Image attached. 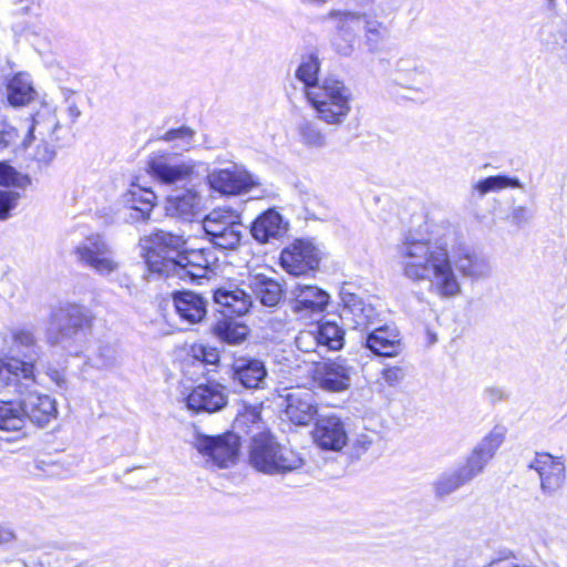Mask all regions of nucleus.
Instances as JSON below:
<instances>
[{
	"label": "nucleus",
	"mask_w": 567,
	"mask_h": 567,
	"mask_svg": "<svg viewBox=\"0 0 567 567\" xmlns=\"http://www.w3.org/2000/svg\"><path fill=\"white\" fill-rule=\"evenodd\" d=\"M189 354L200 363L215 365L219 362V352L215 347L195 343L190 347Z\"/></svg>",
	"instance_id": "49530a36"
},
{
	"label": "nucleus",
	"mask_w": 567,
	"mask_h": 567,
	"mask_svg": "<svg viewBox=\"0 0 567 567\" xmlns=\"http://www.w3.org/2000/svg\"><path fill=\"white\" fill-rule=\"evenodd\" d=\"M489 460L482 455L475 447L465 460V463L458 467L465 478L471 482L480 473L483 472Z\"/></svg>",
	"instance_id": "c03bdc74"
},
{
	"label": "nucleus",
	"mask_w": 567,
	"mask_h": 567,
	"mask_svg": "<svg viewBox=\"0 0 567 567\" xmlns=\"http://www.w3.org/2000/svg\"><path fill=\"white\" fill-rule=\"evenodd\" d=\"M320 251L309 240L297 239L280 254L281 267L292 276H307L320 264Z\"/></svg>",
	"instance_id": "ddd939ff"
},
{
	"label": "nucleus",
	"mask_w": 567,
	"mask_h": 567,
	"mask_svg": "<svg viewBox=\"0 0 567 567\" xmlns=\"http://www.w3.org/2000/svg\"><path fill=\"white\" fill-rule=\"evenodd\" d=\"M19 138V133L16 127L0 120V150L13 146Z\"/></svg>",
	"instance_id": "8fccbe9b"
},
{
	"label": "nucleus",
	"mask_w": 567,
	"mask_h": 567,
	"mask_svg": "<svg viewBox=\"0 0 567 567\" xmlns=\"http://www.w3.org/2000/svg\"><path fill=\"white\" fill-rule=\"evenodd\" d=\"M13 539V533L9 529L0 527V544L9 543Z\"/></svg>",
	"instance_id": "13d9d810"
},
{
	"label": "nucleus",
	"mask_w": 567,
	"mask_h": 567,
	"mask_svg": "<svg viewBox=\"0 0 567 567\" xmlns=\"http://www.w3.org/2000/svg\"><path fill=\"white\" fill-rule=\"evenodd\" d=\"M450 230L443 236L408 233L396 246V257L402 275L409 281L427 286L429 291L442 300L462 293L460 277L481 281L492 275L489 260L474 249L460 246L449 250Z\"/></svg>",
	"instance_id": "f257e3e1"
},
{
	"label": "nucleus",
	"mask_w": 567,
	"mask_h": 567,
	"mask_svg": "<svg viewBox=\"0 0 567 567\" xmlns=\"http://www.w3.org/2000/svg\"><path fill=\"white\" fill-rule=\"evenodd\" d=\"M312 437L320 449L333 452L341 451L348 442L344 423L334 414L320 416L317 420Z\"/></svg>",
	"instance_id": "a211bd4d"
},
{
	"label": "nucleus",
	"mask_w": 567,
	"mask_h": 567,
	"mask_svg": "<svg viewBox=\"0 0 567 567\" xmlns=\"http://www.w3.org/2000/svg\"><path fill=\"white\" fill-rule=\"evenodd\" d=\"M506 188H522V184L518 178L506 175H495L481 179L472 186L473 193H477L480 197Z\"/></svg>",
	"instance_id": "4c0bfd02"
},
{
	"label": "nucleus",
	"mask_w": 567,
	"mask_h": 567,
	"mask_svg": "<svg viewBox=\"0 0 567 567\" xmlns=\"http://www.w3.org/2000/svg\"><path fill=\"white\" fill-rule=\"evenodd\" d=\"M468 483L462 472L457 468L442 473L434 482V492L439 497H444L457 491Z\"/></svg>",
	"instance_id": "a19ab883"
},
{
	"label": "nucleus",
	"mask_w": 567,
	"mask_h": 567,
	"mask_svg": "<svg viewBox=\"0 0 567 567\" xmlns=\"http://www.w3.org/2000/svg\"><path fill=\"white\" fill-rule=\"evenodd\" d=\"M505 435L506 429L504 426L496 425L482 439L475 449L491 461L498 447L503 444Z\"/></svg>",
	"instance_id": "37998d69"
},
{
	"label": "nucleus",
	"mask_w": 567,
	"mask_h": 567,
	"mask_svg": "<svg viewBox=\"0 0 567 567\" xmlns=\"http://www.w3.org/2000/svg\"><path fill=\"white\" fill-rule=\"evenodd\" d=\"M511 218L515 225L522 226L529 221L532 215L526 207L518 206L513 209Z\"/></svg>",
	"instance_id": "5fc2aeb1"
},
{
	"label": "nucleus",
	"mask_w": 567,
	"mask_h": 567,
	"mask_svg": "<svg viewBox=\"0 0 567 567\" xmlns=\"http://www.w3.org/2000/svg\"><path fill=\"white\" fill-rule=\"evenodd\" d=\"M528 468L538 474L539 487L543 494L554 495L565 484L566 460L548 452H536L528 464Z\"/></svg>",
	"instance_id": "9b49d317"
},
{
	"label": "nucleus",
	"mask_w": 567,
	"mask_h": 567,
	"mask_svg": "<svg viewBox=\"0 0 567 567\" xmlns=\"http://www.w3.org/2000/svg\"><path fill=\"white\" fill-rule=\"evenodd\" d=\"M146 172L163 185L188 184L196 178V163L178 159L166 151H157L148 155Z\"/></svg>",
	"instance_id": "0eeeda50"
},
{
	"label": "nucleus",
	"mask_w": 567,
	"mask_h": 567,
	"mask_svg": "<svg viewBox=\"0 0 567 567\" xmlns=\"http://www.w3.org/2000/svg\"><path fill=\"white\" fill-rule=\"evenodd\" d=\"M555 0H547L548 4L551 6Z\"/></svg>",
	"instance_id": "052dcab7"
},
{
	"label": "nucleus",
	"mask_w": 567,
	"mask_h": 567,
	"mask_svg": "<svg viewBox=\"0 0 567 567\" xmlns=\"http://www.w3.org/2000/svg\"><path fill=\"white\" fill-rule=\"evenodd\" d=\"M297 132L300 143L307 148L319 150L327 144L324 133L313 121L302 120L297 126Z\"/></svg>",
	"instance_id": "ea45409f"
},
{
	"label": "nucleus",
	"mask_w": 567,
	"mask_h": 567,
	"mask_svg": "<svg viewBox=\"0 0 567 567\" xmlns=\"http://www.w3.org/2000/svg\"><path fill=\"white\" fill-rule=\"evenodd\" d=\"M342 301L341 319L352 329L367 330L374 323L378 313L374 307L365 303L358 295L350 291L348 286L340 289Z\"/></svg>",
	"instance_id": "4468645a"
},
{
	"label": "nucleus",
	"mask_w": 567,
	"mask_h": 567,
	"mask_svg": "<svg viewBox=\"0 0 567 567\" xmlns=\"http://www.w3.org/2000/svg\"><path fill=\"white\" fill-rule=\"evenodd\" d=\"M93 320L86 307L73 302L60 303L49 315L47 343L70 355H80L87 347Z\"/></svg>",
	"instance_id": "7ed1b4c3"
},
{
	"label": "nucleus",
	"mask_w": 567,
	"mask_h": 567,
	"mask_svg": "<svg viewBox=\"0 0 567 567\" xmlns=\"http://www.w3.org/2000/svg\"><path fill=\"white\" fill-rule=\"evenodd\" d=\"M199 196L193 188L167 197L165 212L171 217L190 220L197 213Z\"/></svg>",
	"instance_id": "c756f323"
},
{
	"label": "nucleus",
	"mask_w": 567,
	"mask_h": 567,
	"mask_svg": "<svg viewBox=\"0 0 567 567\" xmlns=\"http://www.w3.org/2000/svg\"><path fill=\"white\" fill-rule=\"evenodd\" d=\"M31 386L22 388V392L18 391L23 395L21 402L25 421L43 427L56 416L55 401L47 394L29 391Z\"/></svg>",
	"instance_id": "aec40b11"
},
{
	"label": "nucleus",
	"mask_w": 567,
	"mask_h": 567,
	"mask_svg": "<svg viewBox=\"0 0 567 567\" xmlns=\"http://www.w3.org/2000/svg\"><path fill=\"white\" fill-rule=\"evenodd\" d=\"M344 343L343 329L333 321H323L299 331L295 339L297 349L303 353L323 357L340 350Z\"/></svg>",
	"instance_id": "6e6552de"
},
{
	"label": "nucleus",
	"mask_w": 567,
	"mask_h": 567,
	"mask_svg": "<svg viewBox=\"0 0 567 567\" xmlns=\"http://www.w3.org/2000/svg\"><path fill=\"white\" fill-rule=\"evenodd\" d=\"M328 19L333 23L334 30L353 34L358 39V32L364 21V13L333 10L329 12Z\"/></svg>",
	"instance_id": "e433bc0d"
},
{
	"label": "nucleus",
	"mask_w": 567,
	"mask_h": 567,
	"mask_svg": "<svg viewBox=\"0 0 567 567\" xmlns=\"http://www.w3.org/2000/svg\"><path fill=\"white\" fill-rule=\"evenodd\" d=\"M287 417L297 425L308 424L317 413L313 394L297 385V389L287 392L285 395Z\"/></svg>",
	"instance_id": "4be33fe9"
},
{
	"label": "nucleus",
	"mask_w": 567,
	"mask_h": 567,
	"mask_svg": "<svg viewBox=\"0 0 567 567\" xmlns=\"http://www.w3.org/2000/svg\"><path fill=\"white\" fill-rule=\"evenodd\" d=\"M374 439L373 433H360L352 442V450L357 456L365 453L372 445Z\"/></svg>",
	"instance_id": "864d4df0"
},
{
	"label": "nucleus",
	"mask_w": 567,
	"mask_h": 567,
	"mask_svg": "<svg viewBox=\"0 0 567 567\" xmlns=\"http://www.w3.org/2000/svg\"><path fill=\"white\" fill-rule=\"evenodd\" d=\"M53 141L40 140L34 151V159L39 163L49 164L55 157Z\"/></svg>",
	"instance_id": "3c124183"
},
{
	"label": "nucleus",
	"mask_w": 567,
	"mask_h": 567,
	"mask_svg": "<svg viewBox=\"0 0 567 567\" xmlns=\"http://www.w3.org/2000/svg\"><path fill=\"white\" fill-rule=\"evenodd\" d=\"M47 374L59 388H62L65 384V378L62 371L49 369Z\"/></svg>",
	"instance_id": "6e6d98bb"
},
{
	"label": "nucleus",
	"mask_w": 567,
	"mask_h": 567,
	"mask_svg": "<svg viewBox=\"0 0 567 567\" xmlns=\"http://www.w3.org/2000/svg\"><path fill=\"white\" fill-rule=\"evenodd\" d=\"M306 95L318 117L327 124L343 123L351 111V92L339 80L324 79L320 85L306 91Z\"/></svg>",
	"instance_id": "39448f33"
},
{
	"label": "nucleus",
	"mask_w": 567,
	"mask_h": 567,
	"mask_svg": "<svg viewBox=\"0 0 567 567\" xmlns=\"http://www.w3.org/2000/svg\"><path fill=\"white\" fill-rule=\"evenodd\" d=\"M365 344L374 354L381 357H396L402 351L398 330L389 326L373 329L368 334Z\"/></svg>",
	"instance_id": "cd10ccee"
},
{
	"label": "nucleus",
	"mask_w": 567,
	"mask_h": 567,
	"mask_svg": "<svg viewBox=\"0 0 567 567\" xmlns=\"http://www.w3.org/2000/svg\"><path fill=\"white\" fill-rule=\"evenodd\" d=\"M320 70V63L318 56L309 54L305 56L296 71V78L301 81L306 91L312 89L318 84V74Z\"/></svg>",
	"instance_id": "79ce46f5"
},
{
	"label": "nucleus",
	"mask_w": 567,
	"mask_h": 567,
	"mask_svg": "<svg viewBox=\"0 0 567 567\" xmlns=\"http://www.w3.org/2000/svg\"><path fill=\"white\" fill-rule=\"evenodd\" d=\"M248 331L246 324L230 319L219 320L214 327L215 334L229 344L241 343L246 339Z\"/></svg>",
	"instance_id": "58836bf2"
},
{
	"label": "nucleus",
	"mask_w": 567,
	"mask_h": 567,
	"mask_svg": "<svg viewBox=\"0 0 567 567\" xmlns=\"http://www.w3.org/2000/svg\"><path fill=\"white\" fill-rule=\"evenodd\" d=\"M228 396L226 388L217 382L198 384L186 396L188 410L199 413H215L224 409Z\"/></svg>",
	"instance_id": "dca6fc26"
},
{
	"label": "nucleus",
	"mask_w": 567,
	"mask_h": 567,
	"mask_svg": "<svg viewBox=\"0 0 567 567\" xmlns=\"http://www.w3.org/2000/svg\"><path fill=\"white\" fill-rule=\"evenodd\" d=\"M202 225L216 247L234 250L240 245L245 227L235 212L215 209L203 219Z\"/></svg>",
	"instance_id": "1a4fd4ad"
},
{
	"label": "nucleus",
	"mask_w": 567,
	"mask_h": 567,
	"mask_svg": "<svg viewBox=\"0 0 567 567\" xmlns=\"http://www.w3.org/2000/svg\"><path fill=\"white\" fill-rule=\"evenodd\" d=\"M382 380L389 386H395L402 382L405 377V371L402 367L393 365L386 367L382 370L381 373Z\"/></svg>",
	"instance_id": "603ef678"
},
{
	"label": "nucleus",
	"mask_w": 567,
	"mask_h": 567,
	"mask_svg": "<svg viewBox=\"0 0 567 567\" xmlns=\"http://www.w3.org/2000/svg\"><path fill=\"white\" fill-rule=\"evenodd\" d=\"M196 132L189 126H181L165 132L158 140L171 144L173 155H179L195 147Z\"/></svg>",
	"instance_id": "72a5a7b5"
},
{
	"label": "nucleus",
	"mask_w": 567,
	"mask_h": 567,
	"mask_svg": "<svg viewBox=\"0 0 567 567\" xmlns=\"http://www.w3.org/2000/svg\"><path fill=\"white\" fill-rule=\"evenodd\" d=\"M11 337L13 344L19 349L24 350L23 354L29 359L27 363L33 364V362L39 358L40 350L34 330L29 327L14 328L11 331ZM32 369L34 370V365H32Z\"/></svg>",
	"instance_id": "c9c22d12"
},
{
	"label": "nucleus",
	"mask_w": 567,
	"mask_h": 567,
	"mask_svg": "<svg viewBox=\"0 0 567 567\" xmlns=\"http://www.w3.org/2000/svg\"><path fill=\"white\" fill-rule=\"evenodd\" d=\"M357 38L350 33H343L339 30H334L331 38V44L334 51L343 56H350L355 49Z\"/></svg>",
	"instance_id": "de8ad7c7"
},
{
	"label": "nucleus",
	"mask_w": 567,
	"mask_h": 567,
	"mask_svg": "<svg viewBox=\"0 0 567 567\" xmlns=\"http://www.w3.org/2000/svg\"><path fill=\"white\" fill-rule=\"evenodd\" d=\"M0 383L2 386L21 391L35 383L32 364L17 358L0 360Z\"/></svg>",
	"instance_id": "393cba45"
},
{
	"label": "nucleus",
	"mask_w": 567,
	"mask_h": 567,
	"mask_svg": "<svg viewBox=\"0 0 567 567\" xmlns=\"http://www.w3.org/2000/svg\"><path fill=\"white\" fill-rule=\"evenodd\" d=\"M214 300L220 305L229 315L244 316L248 313L254 305L251 291L247 286L229 285L228 287L218 288L214 292Z\"/></svg>",
	"instance_id": "b1692460"
},
{
	"label": "nucleus",
	"mask_w": 567,
	"mask_h": 567,
	"mask_svg": "<svg viewBox=\"0 0 567 567\" xmlns=\"http://www.w3.org/2000/svg\"><path fill=\"white\" fill-rule=\"evenodd\" d=\"M72 254L81 266L102 276L115 272L120 266L110 241L100 233L84 237Z\"/></svg>",
	"instance_id": "423d86ee"
},
{
	"label": "nucleus",
	"mask_w": 567,
	"mask_h": 567,
	"mask_svg": "<svg viewBox=\"0 0 567 567\" xmlns=\"http://www.w3.org/2000/svg\"><path fill=\"white\" fill-rule=\"evenodd\" d=\"M352 368L342 359L318 364L313 369V379L319 386L329 392H342L351 384Z\"/></svg>",
	"instance_id": "6ab92c4d"
},
{
	"label": "nucleus",
	"mask_w": 567,
	"mask_h": 567,
	"mask_svg": "<svg viewBox=\"0 0 567 567\" xmlns=\"http://www.w3.org/2000/svg\"><path fill=\"white\" fill-rule=\"evenodd\" d=\"M243 421L252 423L248 430V434L251 435L249 460L257 471L265 474H284L302 467L303 458L297 452L280 445L269 432L262 430L259 412L247 413Z\"/></svg>",
	"instance_id": "20e7f679"
},
{
	"label": "nucleus",
	"mask_w": 567,
	"mask_h": 567,
	"mask_svg": "<svg viewBox=\"0 0 567 567\" xmlns=\"http://www.w3.org/2000/svg\"><path fill=\"white\" fill-rule=\"evenodd\" d=\"M173 302L179 318L190 324L200 322L207 313V301L193 291L174 292Z\"/></svg>",
	"instance_id": "c85d7f7f"
},
{
	"label": "nucleus",
	"mask_w": 567,
	"mask_h": 567,
	"mask_svg": "<svg viewBox=\"0 0 567 567\" xmlns=\"http://www.w3.org/2000/svg\"><path fill=\"white\" fill-rule=\"evenodd\" d=\"M194 446L202 455L208 457L207 462H212L218 467H228L237 460L239 440L234 433L220 436L198 434Z\"/></svg>",
	"instance_id": "f8f14e48"
},
{
	"label": "nucleus",
	"mask_w": 567,
	"mask_h": 567,
	"mask_svg": "<svg viewBox=\"0 0 567 567\" xmlns=\"http://www.w3.org/2000/svg\"><path fill=\"white\" fill-rule=\"evenodd\" d=\"M151 246L145 255L147 268L153 274L195 282L210 272L216 260L206 249L183 250L185 239L181 235L158 230L150 237Z\"/></svg>",
	"instance_id": "f03ea898"
},
{
	"label": "nucleus",
	"mask_w": 567,
	"mask_h": 567,
	"mask_svg": "<svg viewBox=\"0 0 567 567\" xmlns=\"http://www.w3.org/2000/svg\"><path fill=\"white\" fill-rule=\"evenodd\" d=\"M291 295V310L299 319H310L321 315L330 299L324 290L313 285L298 284Z\"/></svg>",
	"instance_id": "2eb2a0df"
},
{
	"label": "nucleus",
	"mask_w": 567,
	"mask_h": 567,
	"mask_svg": "<svg viewBox=\"0 0 567 567\" xmlns=\"http://www.w3.org/2000/svg\"><path fill=\"white\" fill-rule=\"evenodd\" d=\"M207 182L212 189L223 195H239L257 189L256 198L267 195L260 187L259 179L250 174L243 165L230 163L225 168H216L208 173Z\"/></svg>",
	"instance_id": "9d476101"
},
{
	"label": "nucleus",
	"mask_w": 567,
	"mask_h": 567,
	"mask_svg": "<svg viewBox=\"0 0 567 567\" xmlns=\"http://www.w3.org/2000/svg\"><path fill=\"white\" fill-rule=\"evenodd\" d=\"M31 184L28 175L18 173L12 166L0 162V185L24 189Z\"/></svg>",
	"instance_id": "a18cd8bd"
},
{
	"label": "nucleus",
	"mask_w": 567,
	"mask_h": 567,
	"mask_svg": "<svg viewBox=\"0 0 567 567\" xmlns=\"http://www.w3.org/2000/svg\"><path fill=\"white\" fill-rule=\"evenodd\" d=\"M244 285L251 291V295L265 307H276L284 297L281 284L264 274L249 275Z\"/></svg>",
	"instance_id": "bb28decb"
},
{
	"label": "nucleus",
	"mask_w": 567,
	"mask_h": 567,
	"mask_svg": "<svg viewBox=\"0 0 567 567\" xmlns=\"http://www.w3.org/2000/svg\"><path fill=\"white\" fill-rule=\"evenodd\" d=\"M156 199L157 196L151 188L132 184L121 196L125 220L130 223L148 220Z\"/></svg>",
	"instance_id": "f3484780"
},
{
	"label": "nucleus",
	"mask_w": 567,
	"mask_h": 567,
	"mask_svg": "<svg viewBox=\"0 0 567 567\" xmlns=\"http://www.w3.org/2000/svg\"><path fill=\"white\" fill-rule=\"evenodd\" d=\"M20 199V194L13 190H0V220H6L10 217Z\"/></svg>",
	"instance_id": "09e8293b"
},
{
	"label": "nucleus",
	"mask_w": 567,
	"mask_h": 567,
	"mask_svg": "<svg viewBox=\"0 0 567 567\" xmlns=\"http://www.w3.org/2000/svg\"><path fill=\"white\" fill-rule=\"evenodd\" d=\"M25 425V415L23 413L22 402L1 401L0 402V430L20 431Z\"/></svg>",
	"instance_id": "473e14b6"
},
{
	"label": "nucleus",
	"mask_w": 567,
	"mask_h": 567,
	"mask_svg": "<svg viewBox=\"0 0 567 567\" xmlns=\"http://www.w3.org/2000/svg\"><path fill=\"white\" fill-rule=\"evenodd\" d=\"M60 128V121L55 111L48 106L42 105L41 109L32 116L31 123L28 127V134L22 141L23 150H27L34 140H50L56 141V131Z\"/></svg>",
	"instance_id": "5701e85b"
},
{
	"label": "nucleus",
	"mask_w": 567,
	"mask_h": 567,
	"mask_svg": "<svg viewBox=\"0 0 567 567\" xmlns=\"http://www.w3.org/2000/svg\"><path fill=\"white\" fill-rule=\"evenodd\" d=\"M362 27L364 30V43L369 51L378 52L389 35L388 27L367 13H364Z\"/></svg>",
	"instance_id": "f704fd0d"
},
{
	"label": "nucleus",
	"mask_w": 567,
	"mask_h": 567,
	"mask_svg": "<svg viewBox=\"0 0 567 567\" xmlns=\"http://www.w3.org/2000/svg\"><path fill=\"white\" fill-rule=\"evenodd\" d=\"M35 91L27 75L18 74L8 84V101L13 106H23L30 103Z\"/></svg>",
	"instance_id": "2f4dec72"
},
{
	"label": "nucleus",
	"mask_w": 567,
	"mask_h": 567,
	"mask_svg": "<svg viewBox=\"0 0 567 567\" xmlns=\"http://www.w3.org/2000/svg\"><path fill=\"white\" fill-rule=\"evenodd\" d=\"M288 230V223L274 208L260 214L251 224L250 233L255 240L260 244L278 239Z\"/></svg>",
	"instance_id": "a878e982"
},
{
	"label": "nucleus",
	"mask_w": 567,
	"mask_h": 567,
	"mask_svg": "<svg viewBox=\"0 0 567 567\" xmlns=\"http://www.w3.org/2000/svg\"><path fill=\"white\" fill-rule=\"evenodd\" d=\"M68 111L73 121L76 120L81 114L79 107L75 104H70Z\"/></svg>",
	"instance_id": "bf43d9fd"
},
{
	"label": "nucleus",
	"mask_w": 567,
	"mask_h": 567,
	"mask_svg": "<svg viewBox=\"0 0 567 567\" xmlns=\"http://www.w3.org/2000/svg\"><path fill=\"white\" fill-rule=\"evenodd\" d=\"M396 71L403 75L404 85L417 92H422L431 85V73L416 62L402 58L396 63Z\"/></svg>",
	"instance_id": "7c9ffc66"
},
{
	"label": "nucleus",
	"mask_w": 567,
	"mask_h": 567,
	"mask_svg": "<svg viewBox=\"0 0 567 567\" xmlns=\"http://www.w3.org/2000/svg\"><path fill=\"white\" fill-rule=\"evenodd\" d=\"M486 393L492 402H497L504 399V391L498 388H489Z\"/></svg>",
	"instance_id": "4d7b16f0"
},
{
	"label": "nucleus",
	"mask_w": 567,
	"mask_h": 567,
	"mask_svg": "<svg viewBox=\"0 0 567 567\" xmlns=\"http://www.w3.org/2000/svg\"><path fill=\"white\" fill-rule=\"evenodd\" d=\"M267 375L266 365L261 360L239 357L233 361L231 379L246 389H265Z\"/></svg>",
	"instance_id": "412c9836"
}]
</instances>
